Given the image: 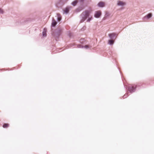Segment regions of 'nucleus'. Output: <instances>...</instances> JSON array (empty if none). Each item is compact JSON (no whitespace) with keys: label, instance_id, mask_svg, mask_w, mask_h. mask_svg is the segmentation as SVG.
I'll use <instances>...</instances> for the list:
<instances>
[{"label":"nucleus","instance_id":"obj_19","mask_svg":"<svg viewBox=\"0 0 154 154\" xmlns=\"http://www.w3.org/2000/svg\"><path fill=\"white\" fill-rule=\"evenodd\" d=\"M128 94H126L124 95L123 97L124 98H126L128 97Z\"/></svg>","mask_w":154,"mask_h":154},{"label":"nucleus","instance_id":"obj_9","mask_svg":"<svg viewBox=\"0 0 154 154\" xmlns=\"http://www.w3.org/2000/svg\"><path fill=\"white\" fill-rule=\"evenodd\" d=\"M57 24V22L54 19V18L52 19V22L51 23V27H54Z\"/></svg>","mask_w":154,"mask_h":154},{"label":"nucleus","instance_id":"obj_5","mask_svg":"<svg viewBox=\"0 0 154 154\" xmlns=\"http://www.w3.org/2000/svg\"><path fill=\"white\" fill-rule=\"evenodd\" d=\"M152 16V13H149L143 18V20L144 21H146V20H148Z\"/></svg>","mask_w":154,"mask_h":154},{"label":"nucleus","instance_id":"obj_6","mask_svg":"<svg viewBox=\"0 0 154 154\" xmlns=\"http://www.w3.org/2000/svg\"><path fill=\"white\" fill-rule=\"evenodd\" d=\"M101 12L100 11H96L95 12L94 17L96 18H98L101 15Z\"/></svg>","mask_w":154,"mask_h":154},{"label":"nucleus","instance_id":"obj_11","mask_svg":"<svg viewBox=\"0 0 154 154\" xmlns=\"http://www.w3.org/2000/svg\"><path fill=\"white\" fill-rule=\"evenodd\" d=\"M78 47L80 48H83L84 47V48H86V49H88V48H89V46L88 45H86L85 46H84V47H83L81 45H78Z\"/></svg>","mask_w":154,"mask_h":154},{"label":"nucleus","instance_id":"obj_3","mask_svg":"<svg viewBox=\"0 0 154 154\" xmlns=\"http://www.w3.org/2000/svg\"><path fill=\"white\" fill-rule=\"evenodd\" d=\"M138 86H139L138 85H129L128 87L127 86H125V88H128V90L130 93H132L135 91L136 88Z\"/></svg>","mask_w":154,"mask_h":154},{"label":"nucleus","instance_id":"obj_16","mask_svg":"<svg viewBox=\"0 0 154 154\" xmlns=\"http://www.w3.org/2000/svg\"><path fill=\"white\" fill-rule=\"evenodd\" d=\"M9 126V124H5L3 125V127L4 128H7Z\"/></svg>","mask_w":154,"mask_h":154},{"label":"nucleus","instance_id":"obj_17","mask_svg":"<svg viewBox=\"0 0 154 154\" xmlns=\"http://www.w3.org/2000/svg\"><path fill=\"white\" fill-rule=\"evenodd\" d=\"M92 18H93L92 17H90L88 18V19H87V22H90L92 19Z\"/></svg>","mask_w":154,"mask_h":154},{"label":"nucleus","instance_id":"obj_1","mask_svg":"<svg viewBox=\"0 0 154 154\" xmlns=\"http://www.w3.org/2000/svg\"><path fill=\"white\" fill-rule=\"evenodd\" d=\"M90 13V11L88 10H85L84 12H83L80 16L81 18V22H83L88 17Z\"/></svg>","mask_w":154,"mask_h":154},{"label":"nucleus","instance_id":"obj_14","mask_svg":"<svg viewBox=\"0 0 154 154\" xmlns=\"http://www.w3.org/2000/svg\"><path fill=\"white\" fill-rule=\"evenodd\" d=\"M78 0H75L72 3L71 5L73 6H75L76 5V4L78 3Z\"/></svg>","mask_w":154,"mask_h":154},{"label":"nucleus","instance_id":"obj_7","mask_svg":"<svg viewBox=\"0 0 154 154\" xmlns=\"http://www.w3.org/2000/svg\"><path fill=\"white\" fill-rule=\"evenodd\" d=\"M97 5L100 8H103L105 6V3L103 2H100Z\"/></svg>","mask_w":154,"mask_h":154},{"label":"nucleus","instance_id":"obj_2","mask_svg":"<svg viewBox=\"0 0 154 154\" xmlns=\"http://www.w3.org/2000/svg\"><path fill=\"white\" fill-rule=\"evenodd\" d=\"M62 30L61 29H56L54 31H52L51 34L55 39L58 38L62 33Z\"/></svg>","mask_w":154,"mask_h":154},{"label":"nucleus","instance_id":"obj_12","mask_svg":"<svg viewBox=\"0 0 154 154\" xmlns=\"http://www.w3.org/2000/svg\"><path fill=\"white\" fill-rule=\"evenodd\" d=\"M63 11L66 14H67L69 12V9L68 7H66L64 9Z\"/></svg>","mask_w":154,"mask_h":154},{"label":"nucleus","instance_id":"obj_22","mask_svg":"<svg viewBox=\"0 0 154 154\" xmlns=\"http://www.w3.org/2000/svg\"><path fill=\"white\" fill-rule=\"evenodd\" d=\"M60 3V2H58L57 4V5H58V4H59Z\"/></svg>","mask_w":154,"mask_h":154},{"label":"nucleus","instance_id":"obj_15","mask_svg":"<svg viewBox=\"0 0 154 154\" xmlns=\"http://www.w3.org/2000/svg\"><path fill=\"white\" fill-rule=\"evenodd\" d=\"M57 20L58 21H60L61 19V17L59 14H57Z\"/></svg>","mask_w":154,"mask_h":154},{"label":"nucleus","instance_id":"obj_21","mask_svg":"<svg viewBox=\"0 0 154 154\" xmlns=\"http://www.w3.org/2000/svg\"><path fill=\"white\" fill-rule=\"evenodd\" d=\"M85 0H79V1L81 2H83Z\"/></svg>","mask_w":154,"mask_h":154},{"label":"nucleus","instance_id":"obj_4","mask_svg":"<svg viewBox=\"0 0 154 154\" xmlns=\"http://www.w3.org/2000/svg\"><path fill=\"white\" fill-rule=\"evenodd\" d=\"M117 35V34H116L114 33H110L109 34V38L111 39H113L114 40L116 39V38Z\"/></svg>","mask_w":154,"mask_h":154},{"label":"nucleus","instance_id":"obj_8","mask_svg":"<svg viewBox=\"0 0 154 154\" xmlns=\"http://www.w3.org/2000/svg\"><path fill=\"white\" fill-rule=\"evenodd\" d=\"M125 4V3L120 1H118L117 2V5L118 6H123Z\"/></svg>","mask_w":154,"mask_h":154},{"label":"nucleus","instance_id":"obj_10","mask_svg":"<svg viewBox=\"0 0 154 154\" xmlns=\"http://www.w3.org/2000/svg\"><path fill=\"white\" fill-rule=\"evenodd\" d=\"M46 28H44L43 29V31L42 32V35L43 36H46Z\"/></svg>","mask_w":154,"mask_h":154},{"label":"nucleus","instance_id":"obj_18","mask_svg":"<svg viewBox=\"0 0 154 154\" xmlns=\"http://www.w3.org/2000/svg\"><path fill=\"white\" fill-rule=\"evenodd\" d=\"M82 7H80L77 9V10L78 11V12H79L81 10H82Z\"/></svg>","mask_w":154,"mask_h":154},{"label":"nucleus","instance_id":"obj_20","mask_svg":"<svg viewBox=\"0 0 154 154\" xmlns=\"http://www.w3.org/2000/svg\"><path fill=\"white\" fill-rule=\"evenodd\" d=\"M3 10L0 8V14H3Z\"/></svg>","mask_w":154,"mask_h":154},{"label":"nucleus","instance_id":"obj_13","mask_svg":"<svg viewBox=\"0 0 154 154\" xmlns=\"http://www.w3.org/2000/svg\"><path fill=\"white\" fill-rule=\"evenodd\" d=\"M114 40L111 39L109 40V44L110 45H112L114 42Z\"/></svg>","mask_w":154,"mask_h":154}]
</instances>
